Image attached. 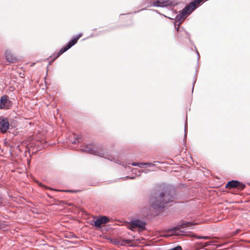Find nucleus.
Masks as SVG:
<instances>
[{
  "instance_id": "423d86ee",
  "label": "nucleus",
  "mask_w": 250,
  "mask_h": 250,
  "mask_svg": "<svg viewBox=\"0 0 250 250\" xmlns=\"http://www.w3.org/2000/svg\"><path fill=\"white\" fill-rule=\"evenodd\" d=\"M11 103L8 100L7 96H3L1 97L0 102V109H8L11 106Z\"/></svg>"
},
{
  "instance_id": "f3484780",
  "label": "nucleus",
  "mask_w": 250,
  "mask_h": 250,
  "mask_svg": "<svg viewBox=\"0 0 250 250\" xmlns=\"http://www.w3.org/2000/svg\"><path fill=\"white\" fill-rule=\"evenodd\" d=\"M212 241H210V242H206L205 243H204V244L202 245H201V247H207L210 245H212Z\"/></svg>"
},
{
  "instance_id": "4468645a",
  "label": "nucleus",
  "mask_w": 250,
  "mask_h": 250,
  "mask_svg": "<svg viewBox=\"0 0 250 250\" xmlns=\"http://www.w3.org/2000/svg\"><path fill=\"white\" fill-rule=\"evenodd\" d=\"M185 235L190 236V237H196L197 239H204L205 240H207V239H209L210 238V237L209 236H198L192 232H189L188 233H187Z\"/></svg>"
},
{
  "instance_id": "ddd939ff",
  "label": "nucleus",
  "mask_w": 250,
  "mask_h": 250,
  "mask_svg": "<svg viewBox=\"0 0 250 250\" xmlns=\"http://www.w3.org/2000/svg\"><path fill=\"white\" fill-rule=\"evenodd\" d=\"M135 223L134 224V226H136L137 228H138L141 229H144L145 228V224L143 222L139 220H134Z\"/></svg>"
},
{
  "instance_id": "7ed1b4c3",
  "label": "nucleus",
  "mask_w": 250,
  "mask_h": 250,
  "mask_svg": "<svg viewBox=\"0 0 250 250\" xmlns=\"http://www.w3.org/2000/svg\"><path fill=\"white\" fill-rule=\"evenodd\" d=\"M81 150L83 151L87 152L90 154L97 155L100 157H103V154L100 152L99 150L95 149L91 145H84Z\"/></svg>"
},
{
  "instance_id": "6ab92c4d",
  "label": "nucleus",
  "mask_w": 250,
  "mask_h": 250,
  "mask_svg": "<svg viewBox=\"0 0 250 250\" xmlns=\"http://www.w3.org/2000/svg\"><path fill=\"white\" fill-rule=\"evenodd\" d=\"M82 36V34L80 33L75 38H78V40L79 39H80Z\"/></svg>"
},
{
  "instance_id": "6e6552de",
  "label": "nucleus",
  "mask_w": 250,
  "mask_h": 250,
  "mask_svg": "<svg viewBox=\"0 0 250 250\" xmlns=\"http://www.w3.org/2000/svg\"><path fill=\"white\" fill-rule=\"evenodd\" d=\"M109 222L108 218L105 216H103L98 218L94 222V226L96 228H101L102 225L105 224Z\"/></svg>"
},
{
  "instance_id": "9d476101",
  "label": "nucleus",
  "mask_w": 250,
  "mask_h": 250,
  "mask_svg": "<svg viewBox=\"0 0 250 250\" xmlns=\"http://www.w3.org/2000/svg\"><path fill=\"white\" fill-rule=\"evenodd\" d=\"M9 128V123L7 119L0 117V129L1 132L5 133Z\"/></svg>"
},
{
  "instance_id": "1a4fd4ad",
  "label": "nucleus",
  "mask_w": 250,
  "mask_h": 250,
  "mask_svg": "<svg viewBox=\"0 0 250 250\" xmlns=\"http://www.w3.org/2000/svg\"><path fill=\"white\" fill-rule=\"evenodd\" d=\"M170 5V2L168 0H157L156 1L153 2L151 4V6L156 7H167Z\"/></svg>"
},
{
  "instance_id": "aec40b11",
  "label": "nucleus",
  "mask_w": 250,
  "mask_h": 250,
  "mask_svg": "<svg viewBox=\"0 0 250 250\" xmlns=\"http://www.w3.org/2000/svg\"><path fill=\"white\" fill-rule=\"evenodd\" d=\"M197 55H198V60H199V54L198 53V52L197 51Z\"/></svg>"
},
{
  "instance_id": "20e7f679",
  "label": "nucleus",
  "mask_w": 250,
  "mask_h": 250,
  "mask_svg": "<svg viewBox=\"0 0 250 250\" xmlns=\"http://www.w3.org/2000/svg\"><path fill=\"white\" fill-rule=\"evenodd\" d=\"M227 188H238V189L242 190L245 187V185L240 183L238 181L232 180L229 181L225 186Z\"/></svg>"
},
{
  "instance_id": "9b49d317",
  "label": "nucleus",
  "mask_w": 250,
  "mask_h": 250,
  "mask_svg": "<svg viewBox=\"0 0 250 250\" xmlns=\"http://www.w3.org/2000/svg\"><path fill=\"white\" fill-rule=\"evenodd\" d=\"M195 224H192L190 222H183L180 223L178 226L177 227L173 228L172 229V231L174 233H176L177 230H180L181 229H183L187 227H189L191 226L194 225Z\"/></svg>"
},
{
  "instance_id": "f8f14e48",
  "label": "nucleus",
  "mask_w": 250,
  "mask_h": 250,
  "mask_svg": "<svg viewBox=\"0 0 250 250\" xmlns=\"http://www.w3.org/2000/svg\"><path fill=\"white\" fill-rule=\"evenodd\" d=\"M131 165L134 166H138L142 168L154 167V165L153 163H132Z\"/></svg>"
},
{
  "instance_id": "2eb2a0df",
  "label": "nucleus",
  "mask_w": 250,
  "mask_h": 250,
  "mask_svg": "<svg viewBox=\"0 0 250 250\" xmlns=\"http://www.w3.org/2000/svg\"><path fill=\"white\" fill-rule=\"evenodd\" d=\"M176 30L177 31V32L178 33V36H180V34L182 35H184L186 38L188 37V33L185 31L183 29H180L179 27H177L176 28Z\"/></svg>"
},
{
  "instance_id": "0eeeda50",
  "label": "nucleus",
  "mask_w": 250,
  "mask_h": 250,
  "mask_svg": "<svg viewBox=\"0 0 250 250\" xmlns=\"http://www.w3.org/2000/svg\"><path fill=\"white\" fill-rule=\"evenodd\" d=\"M4 55L6 61L10 63H14L18 61L17 57L10 50H6Z\"/></svg>"
},
{
  "instance_id": "dca6fc26",
  "label": "nucleus",
  "mask_w": 250,
  "mask_h": 250,
  "mask_svg": "<svg viewBox=\"0 0 250 250\" xmlns=\"http://www.w3.org/2000/svg\"><path fill=\"white\" fill-rule=\"evenodd\" d=\"M134 223L135 221L134 220H133L132 222H131V223L128 226V228L133 231H134L135 229L137 228V227L134 225Z\"/></svg>"
},
{
  "instance_id": "f03ea898",
  "label": "nucleus",
  "mask_w": 250,
  "mask_h": 250,
  "mask_svg": "<svg viewBox=\"0 0 250 250\" xmlns=\"http://www.w3.org/2000/svg\"><path fill=\"white\" fill-rule=\"evenodd\" d=\"M203 0H194L191 2L189 4L187 5L184 9H183L179 14L176 16V19L178 21L181 20H185L188 15L190 14L197 6Z\"/></svg>"
},
{
  "instance_id": "a211bd4d",
  "label": "nucleus",
  "mask_w": 250,
  "mask_h": 250,
  "mask_svg": "<svg viewBox=\"0 0 250 250\" xmlns=\"http://www.w3.org/2000/svg\"><path fill=\"white\" fill-rule=\"evenodd\" d=\"M57 55H58V54H56H56H53L52 55L50 56V57L51 58H53V60H55V59H56V57L57 56ZM57 58H56V59H57Z\"/></svg>"
},
{
  "instance_id": "f257e3e1",
  "label": "nucleus",
  "mask_w": 250,
  "mask_h": 250,
  "mask_svg": "<svg viewBox=\"0 0 250 250\" xmlns=\"http://www.w3.org/2000/svg\"><path fill=\"white\" fill-rule=\"evenodd\" d=\"M168 195L166 193H155L150 200V204L151 207L155 209L164 208L166 204L172 201L168 198Z\"/></svg>"
},
{
  "instance_id": "39448f33",
  "label": "nucleus",
  "mask_w": 250,
  "mask_h": 250,
  "mask_svg": "<svg viewBox=\"0 0 250 250\" xmlns=\"http://www.w3.org/2000/svg\"><path fill=\"white\" fill-rule=\"evenodd\" d=\"M78 41V38H74L71 41H70L68 44L63 48H62L59 52L58 53V55L56 57V58L59 57L61 55H62V53L66 51L68 49L70 48L72 46L75 45Z\"/></svg>"
}]
</instances>
